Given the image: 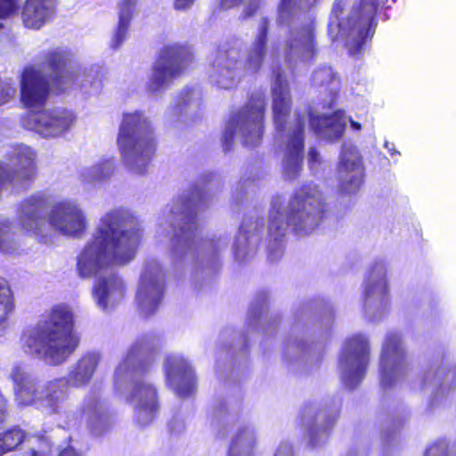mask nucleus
<instances>
[{
	"label": "nucleus",
	"instance_id": "nucleus-1",
	"mask_svg": "<svg viewBox=\"0 0 456 456\" xmlns=\"http://www.w3.org/2000/svg\"><path fill=\"white\" fill-rule=\"evenodd\" d=\"M135 220L123 208L104 214L93 238L77 257L82 277L100 274L110 265H125L134 258L141 240Z\"/></svg>",
	"mask_w": 456,
	"mask_h": 456
},
{
	"label": "nucleus",
	"instance_id": "nucleus-2",
	"mask_svg": "<svg viewBox=\"0 0 456 456\" xmlns=\"http://www.w3.org/2000/svg\"><path fill=\"white\" fill-rule=\"evenodd\" d=\"M48 206L45 194L37 192L26 199L20 205L19 222L28 233L45 239L48 225L56 232L68 237L79 238L88 228L84 208L75 200H66L53 206L47 215L43 216Z\"/></svg>",
	"mask_w": 456,
	"mask_h": 456
},
{
	"label": "nucleus",
	"instance_id": "nucleus-3",
	"mask_svg": "<svg viewBox=\"0 0 456 456\" xmlns=\"http://www.w3.org/2000/svg\"><path fill=\"white\" fill-rule=\"evenodd\" d=\"M23 347L50 364L63 362L78 340L73 333V313L66 305H57L23 336Z\"/></svg>",
	"mask_w": 456,
	"mask_h": 456
},
{
	"label": "nucleus",
	"instance_id": "nucleus-4",
	"mask_svg": "<svg viewBox=\"0 0 456 456\" xmlns=\"http://www.w3.org/2000/svg\"><path fill=\"white\" fill-rule=\"evenodd\" d=\"M49 92V82L40 69H25L21 78L20 101L29 109L22 118L23 126L43 137H57L75 123L73 112L65 109L40 110Z\"/></svg>",
	"mask_w": 456,
	"mask_h": 456
},
{
	"label": "nucleus",
	"instance_id": "nucleus-5",
	"mask_svg": "<svg viewBox=\"0 0 456 456\" xmlns=\"http://www.w3.org/2000/svg\"><path fill=\"white\" fill-rule=\"evenodd\" d=\"M323 211L322 195L315 187L302 188L288 203L276 197L270 211L269 234L277 240L289 226L298 234L310 233L317 227Z\"/></svg>",
	"mask_w": 456,
	"mask_h": 456
},
{
	"label": "nucleus",
	"instance_id": "nucleus-6",
	"mask_svg": "<svg viewBox=\"0 0 456 456\" xmlns=\"http://www.w3.org/2000/svg\"><path fill=\"white\" fill-rule=\"evenodd\" d=\"M117 145L120 159L129 170L136 174L146 170L155 152L156 143L151 123L142 112L123 114Z\"/></svg>",
	"mask_w": 456,
	"mask_h": 456
},
{
	"label": "nucleus",
	"instance_id": "nucleus-7",
	"mask_svg": "<svg viewBox=\"0 0 456 456\" xmlns=\"http://www.w3.org/2000/svg\"><path fill=\"white\" fill-rule=\"evenodd\" d=\"M10 378L14 383L15 401L18 404L35 406L48 415L58 412L68 390L66 379H54L42 387L20 365L12 367Z\"/></svg>",
	"mask_w": 456,
	"mask_h": 456
},
{
	"label": "nucleus",
	"instance_id": "nucleus-8",
	"mask_svg": "<svg viewBox=\"0 0 456 456\" xmlns=\"http://www.w3.org/2000/svg\"><path fill=\"white\" fill-rule=\"evenodd\" d=\"M344 5L342 1L334 4L329 31L335 38L339 34L347 36L349 52L352 55H356L361 52L365 39L373 35V19L378 0H362L360 10L354 11L346 20L340 18Z\"/></svg>",
	"mask_w": 456,
	"mask_h": 456
},
{
	"label": "nucleus",
	"instance_id": "nucleus-9",
	"mask_svg": "<svg viewBox=\"0 0 456 456\" xmlns=\"http://www.w3.org/2000/svg\"><path fill=\"white\" fill-rule=\"evenodd\" d=\"M190 53L176 45L165 46L153 67L148 88L151 92H159L167 86L170 81L191 61Z\"/></svg>",
	"mask_w": 456,
	"mask_h": 456
},
{
	"label": "nucleus",
	"instance_id": "nucleus-10",
	"mask_svg": "<svg viewBox=\"0 0 456 456\" xmlns=\"http://www.w3.org/2000/svg\"><path fill=\"white\" fill-rule=\"evenodd\" d=\"M264 101L258 97L250 102L246 109L232 120L224 133L225 142L233 136L240 134L244 137V143L256 146L262 136V118Z\"/></svg>",
	"mask_w": 456,
	"mask_h": 456
},
{
	"label": "nucleus",
	"instance_id": "nucleus-11",
	"mask_svg": "<svg viewBox=\"0 0 456 456\" xmlns=\"http://www.w3.org/2000/svg\"><path fill=\"white\" fill-rule=\"evenodd\" d=\"M369 362V346L362 336L350 338L341 357L342 379L346 386L354 387L363 378Z\"/></svg>",
	"mask_w": 456,
	"mask_h": 456
},
{
	"label": "nucleus",
	"instance_id": "nucleus-12",
	"mask_svg": "<svg viewBox=\"0 0 456 456\" xmlns=\"http://www.w3.org/2000/svg\"><path fill=\"white\" fill-rule=\"evenodd\" d=\"M407 367L401 338L396 333L387 334L380 357L381 384L390 387L405 373Z\"/></svg>",
	"mask_w": 456,
	"mask_h": 456
},
{
	"label": "nucleus",
	"instance_id": "nucleus-13",
	"mask_svg": "<svg viewBox=\"0 0 456 456\" xmlns=\"http://www.w3.org/2000/svg\"><path fill=\"white\" fill-rule=\"evenodd\" d=\"M163 274L156 261L148 263L142 273L136 299L141 311L152 314L158 307L162 295Z\"/></svg>",
	"mask_w": 456,
	"mask_h": 456
},
{
	"label": "nucleus",
	"instance_id": "nucleus-14",
	"mask_svg": "<svg viewBox=\"0 0 456 456\" xmlns=\"http://www.w3.org/2000/svg\"><path fill=\"white\" fill-rule=\"evenodd\" d=\"M239 57L240 54L236 49L219 52L209 70L211 82L222 89H230L235 86L241 67Z\"/></svg>",
	"mask_w": 456,
	"mask_h": 456
},
{
	"label": "nucleus",
	"instance_id": "nucleus-15",
	"mask_svg": "<svg viewBox=\"0 0 456 456\" xmlns=\"http://www.w3.org/2000/svg\"><path fill=\"white\" fill-rule=\"evenodd\" d=\"M340 189L345 193L355 192L362 183L363 167L358 150L352 145L344 146L338 166Z\"/></svg>",
	"mask_w": 456,
	"mask_h": 456
},
{
	"label": "nucleus",
	"instance_id": "nucleus-16",
	"mask_svg": "<svg viewBox=\"0 0 456 456\" xmlns=\"http://www.w3.org/2000/svg\"><path fill=\"white\" fill-rule=\"evenodd\" d=\"M12 159L16 166V171L12 175L4 167L0 166V191L9 183H22L29 181L35 175V152L30 147L23 144L14 147Z\"/></svg>",
	"mask_w": 456,
	"mask_h": 456
},
{
	"label": "nucleus",
	"instance_id": "nucleus-17",
	"mask_svg": "<svg viewBox=\"0 0 456 456\" xmlns=\"http://www.w3.org/2000/svg\"><path fill=\"white\" fill-rule=\"evenodd\" d=\"M167 382L179 396H187L195 389V379L190 364L180 355H170L165 362Z\"/></svg>",
	"mask_w": 456,
	"mask_h": 456
},
{
	"label": "nucleus",
	"instance_id": "nucleus-18",
	"mask_svg": "<svg viewBox=\"0 0 456 456\" xmlns=\"http://www.w3.org/2000/svg\"><path fill=\"white\" fill-rule=\"evenodd\" d=\"M71 56V52L65 47L53 48L46 54L45 63L51 70L49 77L59 90H65L77 78Z\"/></svg>",
	"mask_w": 456,
	"mask_h": 456
},
{
	"label": "nucleus",
	"instance_id": "nucleus-19",
	"mask_svg": "<svg viewBox=\"0 0 456 456\" xmlns=\"http://www.w3.org/2000/svg\"><path fill=\"white\" fill-rule=\"evenodd\" d=\"M21 442H26L30 446V456H38L45 453L49 448V440L45 436H28L18 428H13L0 433V456L14 450Z\"/></svg>",
	"mask_w": 456,
	"mask_h": 456
},
{
	"label": "nucleus",
	"instance_id": "nucleus-20",
	"mask_svg": "<svg viewBox=\"0 0 456 456\" xmlns=\"http://www.w3.org/2000/svg\"><path fill=\"white\" fill-rule=\"evenodd\" d=\"M54 14L53 0H25L20 9L23 25L37 30L46 25Z\"/></svg>",
	"mask_w": 456,
	"mask_h": 456
},
{
	"label": "nucleus",
	"instance_id": "nucleus-21",
	"mask_svg": "<svg viewBox=\"0 0 456 456\" xmlns=\"http://www.w3.org/2000/svg\"><path fill=\"white\" fill-rule=\"evenodd\" d=\"M305 118H297L293 134L289 138V144L284 153L283 173L287 178L295 177L301 170L303 152V128Z\"/></svg>",
	"mask_w": 456,
	"mask_h": 456
},
{
	"label": "nucleus",
	"instance_id": "nucleus-22",
	"mask_svg": "<svg viewBox=\"0 0 456 456\" xmlns=\"http://www.w3.org/2000/svg\"><path fill=\"white\" fill-rule=\"evenodd\" d=\"M137 414L138 421L146 425L153 419L157 410V396L155 388L145 383L137 384L130 397Z\"/></svg>",
	"mask_w": 456,
	"mask_h": 456
},
{
	"label": "nucleus",
	"instance_id": "nucleus-23",
	"mask_svg": "<svg viewBox=\"0 0 456 456\" xmlns=\"http://www.w3.org/2000/svg\"><path fill=\"white\" fill-rule=\"evenodd\" d=\"M124 294L123 281L112 273L100 276L94 288V299L102 309L121 300Z\"/></svg>",
	"mask_w": 456,
	"mask_h": 456
},
{
	"label": "nucleus",
	"instance_id": "nucleus-24",
	"mask_svg": "<svg viewBox=\"0 0 456 456\" xmlns=\"http://www.w3.org/2000/svg\"><path fill=\"white\" fill-rule=\"evenodd\" d=\"M346 125V118L342 111H336L332 115H312L311 127L321 136L334 140L340 137Z\"/></svg>",
	"mask_w": 456,
	"mask_h": 456
},
{
	"label": "nucleus",
	"instance_id": "nucleus-25",
	"mask_svg": "<svg viewBox=\"0 0 456 456\" xmlns=\"http://www.w3.org/2000/svg\"><path fill=\"white\" fill-rule=\"evenodd\" d=\"M290 106L288 83L279 74L273 86V110L275 125L278 129L283 128L285 118Z\"/></svg>",
	"mask_w": 456,
	"mask_h": 456
},
{
	"label": "nucleus",
	"instance_id": "nucleus-26",
	"mask_svg": "<svg viewBox=\"0 0 456 456\" xmlns=\"http://www.w3.org/2000/svg\"><path fill=\"white\" fill-rule=\"evenodd\" d=\"M256 444L255 431L252 427H243L238 429L232 445L229 456H252Z\"/></svg>",
	"mask_w": 456,
	"mask_h": 456
},
{
	"label": "nucleus",
	"instance_id": "nucleus-27",
	"mask_svg": "<svg viewBox=\"0 0 456 456\" xmlns=\"http://www.w3.org/2000/svg\"><path fill=\"white\" fill-rule=\"evenodd\" d=\"M97 354H88L82 357L69 373V381L75 387H80L89 381L98 364Z\"/></svg>",
	"mask_w": 456,
	"mask_h": 456
},
{
	"label": "nucleus",
	"instance_id": "nucleus-28",
	"mask_svg": "<svg viewBox=\"0 0 456 456\" xmlns=\"http://www.w3.org/2000/svg\"><path fill=\"white\" fill-rule=\"evenodd\" d=\"M135 0H121L119 3V19L111 46L118 47L126 37L129 22L134 13Z\"/></svg>",
	"mask_w": 456,
	"mask_h": 456
},
{
	"label": "nucleus",
	"instance_id": "nucleus-29",
	"mask_svg": "<svg viewBox=\"0 0 456 456\" xmlns=\"http://www.w3.org/2000/svg\"><path fill=\"white\" fill-rule=\"evenodd\" d=\"M13 293L9 282L0 277V331L7 329L9 320L14 311Z\"/></svg>",
	"mask_w": 456,
	"mask_h": 456
},
{
	"label": "nucleus",
	"instance_id": "nucleus-30",
	"mask_svg": "<svg viewBox=\"0 0 456 456\" xmlns=\"http://www.w3.org/2000/svg\"><path fill=\"white\" fill-rule=\"evenodd\" d=\"M146 352V346L142 344H136L130 347L126 358L115 371L116 382L130 374L137 364H141Z\"/></svg>",
	"mask_w": 456,
	"mask_h": 456
},
{
	"label": "nucleus",
	"instance_id": "nucleus-31",
	"mask_svg": "<svg viewBox=\"0 0 456 456\" xmlns=\"http://www.w3.org/2000/svg\"><path fill=\"white\" fill-rule=\"evenodd\" d=\"M313 31V26L310 24L295 33L289 43L290 49L295 53H300L303 58L311 57L314 50Z\"/></svg>",
	"mask_w": 456,
	"mask_h": 456
},
{
	"label": "nucleus",
	"instance_id": "nucleus-32",
	"mask_svg": "<svg viewBox=\"0 0 456 456\" xmlns=\"http://www.w3.org/2000/svg\"><path fill=\"white\" fill-rule=\"evenodd\" d=\"M387 291V282L384 278L383 268L380 267L377 272L372 273L369 278L365 295L367 300L370 302L371 299L382 300Z\"/></svg>",
	"mask_w": 456,
	"mask_h": 456
},
{
	"label": "nucleus",
	"instance_id": "nucleus-33",
	"mask_svg": "<svg viewBox=\"0 0 456 456\" xmlns=\"http://www.w3.org/2000/svg\"><path fill=\"white\" fill-rule=\"evenodd\" d=\"M265 43L266 30L265 28H263L248 53L247 59V66L248 69L255 71L261 66L265 54Z\"/></svg>",
	"mask_w": 456,
	"mask_h": 456
},
{
	"label": "nucleus",
	"instance_id": "nucleus-34",
	"mask_svg": "<svg viewBox=\"0 0 456 456\" xmlns=\"http://www.w3.org/2000/svg\"><path fill=\"white\" fill-rule=\"evenodd\" d=\"M114 170V159H103L92 168L83 172L84 177L88 181H97L109 177Z\"/></svg>",
	"mask_w": 456,
	"mask_h": 456
},
{
	"label": "nucleus",
	"instance_id": "nucleus-35",
	"mask_svg": "<svg viewBox=\"0 0 456 456\" xmlns=\"http://www.w3.org/2000/svg\"><path fill=\"white\" fill-rule=\"evenodd\" d=\"M12 230L11 223L7 219H0V251L4 254H12L17 249Z\"/></svg>",
	"mask_w": 456,
	"mask_h": 456
},
{
	"label": "nucleus",
	"instance_id": "nucleus-36",
	"mask_svg": "<svg viewBox=\"0 0 456 456\" xmlns=\"http://www.w3.org/2000/svg\"><path fill=\"white\" fill-rule=\"evenodd\" d=\"M248 238L246 232L241 228L235 241V256L239 260H243L248 255Z\"/></svg>",
	"mask_w": 456,
	"mask_h": 456
},
{
	"label": "nucleus",
	"instance_id": "nucleus-37",
	"mask_svg": "<svg viewBox=\"0 0 456 456\" xmlns=\"http://www.w3.org/2000/svg\"><path fill=\"white\" fill-rule=\"evenodd\" d=\"M174 236L175 239L174 247L175 251H183L188 247L190 240V232L185 230L183 226H181L179 230L174 229Z\"/></svg>",
	"mask_w": 456,
	"mask_h": 456
},
{
	"label": "nucleus",
	"instance_id": "nucleus-38",
	"mask_svg": "<svg viewBox=\"0 0 456 456\" xmlns=\"http://www.w3.org/2000/svg\"><path fill=\"white\" fill-rule=\"evenodd\" d=\"M259 0H221V4L224 8L228 9L237 4L248 5V14H251L256 11Z\"/></svg>",
	"mask_w": 456,
	"mask_h": 456
},
{
	"label": "nucleus",
	"instance_id": "nucleus-39",
	"mask_svg": "<svg viewBox=\"0 0 456 456\" xmlns=\"http://www.w3.org/2000/svg\"><path fill=\"white\" fill-rule=\"evenodd\" d=\"M16 93V87L12 82H0V105L12 99Z\"/></svg>",
	"mask_w": 456,
	"mask_h": 456
},
{
	"label": "nucleus",
	"instance_id": "nucleus-40",
	"mask_svg": "<svg viewBox=\"0 0 456 456\" xmlns=\"http://www.w3.org/2000/svg\"><path fill=\"white\" fill-rule=\"evenodd\" d=\"M16 0H0V19H5L15 12Z\"/></svg>",
	"mask_w": 456,
	"mask_h": 456
},
{
	"label": "nucleus",
	"instance_id": "nucleus-41",
	"mask_svg": "<svg viewBox=\"0 0 456 456\" xmlns=\"http://www.w3.org/2000/svg\"><path fill=\"white\" fill-rule=\"evenodd\" d=\"M324 79H327L328 83H334L335 81L334 74L330 68L319 70L314 75V81L316 84H322Z\"/></svg>",
	"mask_w": 456,
	"mask_h": 456
},
{
	"label": "nucleus",
	"instance_id": "nucleus-42",
	"mask_svg": "<svg viewBox=\"0 0 456 456\" xmlns=\"http://www.w3.org/2000/svg\"><path fill=\"white\" fill-rule=\"evenodd\" d=\"M50 452L45 450V453H39L38 456H79L77 452L71 447H68L62 451L53 449L52 444L49 443Z\"/></svg>",
	"mask_w": 456,
	"mask_h": 456
},
{
	"label": "nucleus",
	"instance_id": "nucleus-43",
	"mask_svg": "<svg viewBox=\"0 0 456 456\" xmlns=\"http://www.w3.org/2000/svg\"><path fill=\"white\" fill-rule=\"evenodd\" d=\"M446 445L444 443H437L427 449L425 456H445Z\"/></svg>",
	"mask_w": 456,
	"mask_h": 456
},
{
	"label": "nucleus",
	"instance_id": "nucleus-44",
	"mask_svg": "<svg viewBox=\"0 0 456 456\" xmlns=\"http://www.w3.org/2000/svg\"><path fill=\"white\" fill-rule=\"evenodd\" d=\"M171 212L174 217L179 222H183V224H187L188 221L191 220L189 208L187 206H185L183 210L181 208H175Z\"/></svg>",
	"mask_w": 456,
	"mask_h": 456
},
{
	"label": "nucleus",
	"instance_id": "nucleus-45",
	"mask_svg": "<svg viewBox=\"0 0 456 456\" xmlns=\"http://www.w3.org/2000/svg\"><path fill=\"white\" fill-rule=\"evenodd\" d=\"M308 161L311 168H314L319 163V153L314 149H310L308 152Z\"/></svg>",
	"mask_w": 456,
	"mask_h": 456
},
{
	"label": "nucleus",
	"instance_id": "nucleus-46",
	"mask_svg": "<svg viewBox=\"0 0 456 456\" xmlns=\"http://www.w3.org/2000/svg\"><path fill=\"white\" fill-rule=\"evenodd\" d=\"M194 0H175V8L176 10H185L191 7Z\"/></svg>",
	"mask_w": 456,
	"mask_h": 456
},
{
	"label": "nucleus",
	"instance_id": "nucleus-47",
	"mask_svg": "<svg viewBox=\"0 0 456 456\" xmlns=\"http://www.w3.org/2000/svg\"><path fill=\"white\" fill-rule=\"evenodd\" d=\"M274 456H292L290 446L283 445L280 447Z\"/></svg>",
	"mask_w": 456,
	"mask_h": 456
},
{
	"label": "nucleus",
	"instance_id": "nucleus-48",
	"mask_svg": "<svg viewBox=\"0 0 456 456\" xmlns=\"http://www.w3.org/2000/svg\"><path fill=\"white\" fill-rule=\"evenodd\" d=\"M385 148L390 152L393 156L394 154H399V152L395 150V145L386 141L384 143Z\"/></svg>",
	"mask_w": 456,
	"mask_h": 456
},
{
	"label": "nucleus",
	"instance_id": "nucleus-49",
	"mask_svg": "<svg viewBox=\"0 0 456 456\" xmlns=\"http://www.w3.org/2000/svg\"><path fill=\"white\" fill-rule=\"evenodd\" d=\"M350 124H351V126L355 129V130H360L362 128V126L360 123L356 122V121H354L352 119H350Z\"/></svg>",
	"mask_w": 456,
	"mask_h": 456
},
{
	"label": "nucleus",
	"instance_id": "nucleus-50",
	"mask_svg": "<svg viewBox=\"0 0 456 456\" xmlns=\"http://www.w3.org/2000/svg\"><path fill=\"white\" fill-rule=\"evenodd\" d=\"M289 4H290V0H283L282 3H281V10H285L287 8H289Z\"/></svg>",
	"mask_w": 456,
	"mask_h": 456
},
{
	"label": "nucleus",
	"instance_id": "nucleus-51",
	"mask_svg": "<svg viewBox=\"0 0 456 456\" xmlns=\"http://www.w3.org/2000/svg\"><path fill=\"white\" fill-rule=\"evenodd\" d=\"M450 375H451V376H452V373H446V379H448V378H449V376H450Z\"/></svg>",
	"mask_w": 456,
	"mask_h": 456
},
{
	"label": "nucleus",
	"instance_id": "nucleus-52",
	"mask_svg": "<svg viewBox=\"0 0 456 456\" xmlns=\"http://www.w3.org/2000/svg\"><path fill=\"white\" fill-rule=\"evenodd\" d=\"M442 386H443V387H445V381H443Z\"/></svg>",
	"mask_w": 456,
	"mask_h": 456
}]
</instances>
